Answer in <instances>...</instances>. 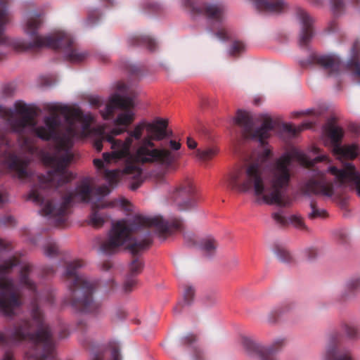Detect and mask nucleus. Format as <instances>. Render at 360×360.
Returning <instances> with one entry per match:
<instances>
[{"label":"nucleus","mask_w":360,"mask_h":360,"mask_svg":"<svg viewBox=\"0 0 360 360\" xmlns=\"http://www.w3.org/2000/svg\"><path fill=\"white\" fill-rule=\"evenodd\" d=\"M271 216L275 222L280 226H284L288 224H291L296 229L300 230H307V227L304 223L302 219L298 215L295 214L287 218L283 215V211L280 210L278 212L272 213Z\"/></svg>","instance_id":"nucleus-23"},{"label":"nucleus","mask_w":360,"mask_h":360,"mask_svg":"<svg viewBox=\"0 0 360 360\" xmlns=\"http://www.w3.org/2000/svg\"><path fill=\"white\" fill-rule=\"evenodd\" d=\"M359 290H360V276L352 277L345 283L340 296L342 299H347Z\"/></svg>","instance_id":"nucleus-26"},{"label":"nucleus","mask_w":360,"mask_h":360,"mask_svg":"<svg viewBox=\"0 0 360 360\" xmlns=\"http://www.w3.org/2000/svg\"><path fill=\"white\" fill-rule=\"evenodd\" d=\"M90 104L94 106H99L101 103V99L98 97L91 98L89 101Z\"/></svg>","instance_id":"nucleus-53"},{"label":"nucleus","mask_w":360,"mask_h":360,"mask_svg":"<svg viewBox=\"0 0 360 360\" xmlns=\"http://www.w3.org/2000/svg\"><path fill=\"white\" fill-rule=\"evenodd\" d=\"M44 23L41 14L29 12L22 25L25 33L31 41L27 46L31 49L44 47L64 51L65 58L71 63H77L84 61L88 56V52L73 47L74 38L70 33L58 30L51 34L41 36L39 30Z\"/></svg>","instance_id":"nucleus-7"},{"label":"nucleus","mask_w":360,"mask_h":360,"mask_svg":"<svg viewBox=\"0 0 360 360\" xmlns=\"http://www.w3.org/2000/svg\"><path fill=\"white\" fill-rule=\"evenodd\" d=\"M128 43L131 46H146L150 51L156 50L158 44L156 41L147 35H134L128 39Z\"/></svg>","instance_id":"nucleus-24"},{"label":"nucleus","mask_w":360,"mask_h":360,"mask_svg":"<svg viewBox=\"0 0 360 360\" xmlns=\"http://www.w3.org/2000/svg\"><path fill=\"white\" fill-rule=\"evenodd\" d=\"M143 7L145 9L152 12H157L163 8V6L161 3L153 0H146L143 3Z\"/></svg>","instance_id":"nucleus-40"},{"label":"nucleus","mask_w":360,"mask_h":360,"mask_svg":"<svg viewBox=\"0 0 360 360\" xmlns=\"http://www.w3.org/2000/svg\"><path fill=\"white\" fill-rule=\"evenodd\" d=\"M196 338L194 335L189 334L181 340V345L186 346L192 353L193 360H200L201 350L195 345Z\"/></svg>","instance_id":"nucleus-25"},{"label":"nucleus","mask_w":360,"mask_h":360,"mask_svg":"<svg viewBox=\"0 0 360 360\" xmlns=\"http://www.w3.org/2000/svg\"><path fill=\"white\" fill-rule=\"evenodd\" d=\"M322 360H354L351 352L340 347L339 340L332 336L322 355Z\"/></svg>","instance_id":"nucleus-19"},{"label":"nucleus","mask_w":360,"mask_h":360,"mask_svg":"<svg viewBox=\"0 0 360 360\" xmlns=\"http://www.w3.org/2000/svg\"><path fill=\"white\" fill-rule=\"evenodd\" d=\"M204 302L207 305H214L217 303V292L215 290H211L207 292L204 296Z\"/></svg>","instance_id":"nucleus-43"},{"label":"nucleus","mask_w":360,"mask_h":360,"mask_svg":"<svg viewBox=\"0 0 360 360\" xmlns=\"http://www.w3.org/2000/svg\"><path fill=\"white\" fill-rule=\"evenodd\" d=\"M242 344L250 356L259 360H278L276 354L285 347L286 340L283 338H278L271 345L265 346L250 338H243Z\"/></svg>","instance_id":"nucleus-12"},{"label":"nucleus","mask_w":360,"mask_h":360,"mask_svg":"<svg viewBox=\"0 0 360 360\" xmlns=\"http://www.w3.org/2000/svg\"><path fill=\"white\" fill-rule=\"evenodd\" d=\"M206 30L212 37L217 38L221 41H226L229 39V34L224 28H220L214 32L212 28L207 27Z\"/></svg>","instance_id":"nucleus-38"},{"label":"nucleus","mask_w":360,"mask_h":360,"mask_svg":"<svg viewBox=\"0 0 360 360\" xmlns=\"http://www.w3.org/2000/svg\"><path fill=\"white\" fill-rule=\"evenodd\" d=\"M274 252L278 259L283 263H290L292 261V256L290 251L283 246L277 245L274 249Z\"/></svg>","instance_id":"nucleus-31"},{"label":"nucleus","mask_w":360,"mask_h":360,"mask_svg":"<svg viewBox=\"0 0 360 360\" xmlns=\"http://www.w3.org/2000/svg\"><path fill=\"white\" fill-rule=\"evenodd\" d=\"M271 150L264 148L252 161L236 168L228 179L229 186L240 192H252L259 203L285 207L290 200L285 198L290 177L292 155L284 153L271 162Z\"/></svg>","instance_id":"nucleus-4"},{"label":"nucleus","mask_w":360,"mask_h":360,"mask_svg":"<svg viewBox=\"0 0 360 360\" xmlns=\"http://www.w3.org/2000/svg\"><path fill=\"white\" fill-rule=\"evenodd\" d=\"M4 91L6 96H10L13 91V87L11 84H8L4 86Z\"/></svg>","instance_id":"nucleus-51"},{"label":"nucleus","mask_w":360,"mask_h":360,"mask_svg":"<svg viewBox=\"0 0 360 360\" xmlns=\"http://www.w3.org/2000/svg\"><path fill=\"white\" fill-rule=\"evenodd\" d=\"M235 122L243 129L245 136L257 139L262 145L264 144L265 139L269 138L274 128L272 120L268 117L264 119L259 127L253 131L254 122L251 115L241 110H238Z\"/></svg>","instance_id":"nucleus-11"},{"label":"nucleus","mask_w":360,"mask_h":360,"mask_svg":"<svg viewBox=\"0 0 360 360\" xmlns=\"http://www.w3.org/2000/svg\"><path fill=\"white\" fill-rule=\"evenodd\" d=\"M78 330L79 332V340L84 346H88L90 344L91 326L84 321H80L78 323Z\"/></svg>","instance_id":"nucleus-28"},{"label":"nucleus","mask_w":360,"mask_h":360,"mask_svg":"<svg viewBox=\"0 0 360 360\" xmlns=\"http://www.w3.org/2000/svg\"><path fill=\"white\" fill-rule=\"evenodd\" d=\"M306 63L321 67L328 77L338 78L345 66L344 60L335 53L319 54L313 53L308 57Z\"/></svg>","instance_id":"nucleus-13"},{"label":"nucleus","mask_w":360,"mask_h":360,"mask_svg":"<svg viewBox=\"0 0 360 360\" xmlns=\"http://www.w3.org/2000/svg\"><path fill=\"white\" fill-rule=\"evenodd\" d=\"M217 248V243L212 237L204 238L200 243V250L203 252L204 255L208 258L214 255Z\"/></svg>","instance_id":"nucleus-27"},{"label":"nucleus","mask_w":360,"mask_h":360,"mask_svg":"<svg viewBox=\"0 0 360 360\" xmlns=\"http://www.w3.org/2000/svg\"><path fill=\"white\" fill-rule=\"evenodd\" d=\"M34 266L24 263L20 267L19 283L33 293V300L30 306V319H22L15 322L11 327L0 330V345H29L27 352L28 358L34 360H46L53 356L54 342L53 333L44 319L41 308L42 303L51 304L54 293L51 288L38 292L34 277Z\"/></svg>","instance_id":"nucleus-3"},{"label":"nucleus","mask_w":360,"mask_h":360,"mask_svg":"<svg viewBox=\"0 0 360 360\" xmlns=\"http://www.w3.org/2000/svg\"><path fill=\"white\" fill-rule=\"evenodd\" d=\"M53 271V269H49V272H46L47 274H49V273H52Z\"/></svg>","instance_id":"nucleus-63"},{"label":"nucleus","mask_w":360,"mask_h":360,"mask_svg":"<svg viewBox=\"0 0 360 360\" xmlns=\"http://www.w3.org/2000/svg\"><path fill=\"white\" fill-rule=\"evenodd\" d=\"M137 283L136 278L134 276H131L129 275H127L126 278L123 283V290L125 292H129L132 291L134 287L136 285Z\"/></svg>","instance_id":"nucleus-41"},{"label":"nucleus","mask_w":360,"mask_h":360,"mask_svg":"<svg viewBox=\"0 0 360 360\" xmlns=\"http://www.w3.org/2000/svg\"><path fill=\"white\" fill-rule=\"evenodd\" d=\"M187 145L189 148L193 149L197 146V143L192 138L188 137L187 138Z\"/></svg>","instance_id":"nucleus-50"},{"label":"nucleus","mask_w":360,"mask_h":360,"mask_svg":"<svg viewBox=\"0 0 360 360\" xmlns=\"http://www.w3.org/2000/svg\"><path fill=\"white\" fill-rule=\"evenodd\" d=\"M184 240L188 246H192L195 244V236L192 233H186L184 235Z\"/></svg>","instance_id":"nucleus-47"},{"label":"nucleus","mask_w":360,"mask_h":360,"mask_svg":"<svg viewBox=\"0 0 360 360\" xmlns=\"http://www.w3.org/2000/svg\"><path fill=\"white\" fill-rule=\"evenodd\" d=\"M169 146L172 150H178L181 148V143L179 142H176L174 140H170L169 141Z\"/></svg>","instance_id":"nucleus-49"},{"label":"nucleus","mask_w":360,"mask_h":360,"mask_svg":"<svg viewBox=\"0 0 360 360\" xmlns=\"http://www.w3.org/2000/svg\"><path fill=\"white\" fill-rule=\"evenodd\" d=\"M349 128L352 131H354L356 134L360 133V124H356V123L352 124H350Z\"/></svg>","instance_id":"nucleus-52"},{"label":"nucleus","mask_w":360,"mask_h":360,"mask_svg":"<svg viewBox=\"0 0 360 360\" xmlns=\"http://www.w3.org/2000/svg\"><path fill=\"white\" fill-rule=\"evenodd\" d=\"M122 68L126 69L129 73L136 75L139 72V68L135 64H132L129 61H125L122 65Z\"/></svg>","instance_id":"nucleus-45"},{"label":"nucleus","mask_w":360,"mask_h":360,"mask_svg":"<svg viewBox=\"0 0 360 360\" xmlns=\"http://www.w3.org/2000/svg\"><path fill=\"white\" fill-rule=\"evenodd\" d=\"M143 269V263L138 258H134L129 264L128 274L131 276L136 277Z\"/></svg>","instance_id":"nucleus-34"},{"label":"nucleus","mask_w":360,"mask_h":360,"mask_svg":"<svg viewBox=\"0 0 360 360\" xmlns=\"http://www.w3.org/2000/svg\"><path fill=\"white\" fill-rule=\"evenodd\" d=\"M8 246V244L6 241L0 239V251L6 250Z\"/></svg>","instance_id":"nucleus-55"},{"label":"nucleus","mask_w":360,"mask_h":360,"mask_svg":"<svg viewBox=\"0 0 360 360\" xmlns=\"http://www.w3.org/2000/svg\"><path fill=\"white\" fill-rule=\"evenodd\" d=\"M306 254H307L308 259L312 260L314 258L316 257L317 255V251L314 248H310L306 251Z\"/></svg>","instance_id":"nucleus-48"},{"label":"nucleus","mask_w":360,"mask_h":360,"mask_svg":"<svg viewBox=\"0 0 360 360\" xmlns=\"http://www.w3.org/2000/svg\"><path fill=\"white\" fill-rule=\"evenodd\" d=\"M327 171L335 176L340 186L345 184H354L360 196V175L351 162H345L340 168L335 166L328 167Z\"/></svg>","instance_id":"nucleus-16"},{"label":"nucleus","mask_w":360,"mask_h":360,"mask_svg":"<svg viewBox=\"0 0 360 360\" xmlns=\"http://www.w3.org/2000/svg\"><path fill=\"white\" fill-rule=\"evenodd\" d=\"M295 154L302 164L307 166H309L313 164L312 161L308 160L305 154H304L303 153L296 152Z\"/></svg>","instance_id":"nucleus-46"},{"label":"nucleus","mask_w":360,"mask_h":360,"mask_svg":"<svg viewBox=\"0 0 360 360\" xmlns=\"http://www.w3.org/2000/svg\"><path fill=\"white\" fill-rule=\"evenodd\" d=\"M182 226V222L179 219L169 223L161 217L136 214L127 219L112 222L108 238L101 243L99 251L102 254L111 255L117 252L121 246L126 245L134 255L151 245L153 233L149 229L155 228L157 233L161 235L179 230Z\"/></svg>","instance_id":"nucleus-5"},{"label":"nucleus","mask_w":360,"mask_h":360,"mask_svg":"<svg viewBox=\"0 0 360 360\" xmlns=\"http://www.w3.org/2000/svg\"><path fill=\"white\" fill-rule=\"evenodd\" d=\"M101 1V7H108L112 5L114 2V0H100Z\"/></svg>","instance_id":"nucleus-54"},{"label":"nucleus","mask_w":360,"mask_h":360,"mask_svg":"<svg viewBox=\"0 0 360 360\" xmlns=\"http://www.w3.org/2000/svg\"><path fill=\"white\" fill-rule=\"evenodd\" d=\"M110 265L109 264H103V270L108 271V269H110Z\"/></svg>","instance_id":"nucleus-58"},{"label":"nucleus","mask_w":360,"mask_h":360,"mask_svg":"<svg viewBox=\"0 0 360 360\" xmlns=\"http://www.w3.org/2000/svg\"><path fill=\"white\" fill-rule=\"evenodd\" d=\"M343 135V129L339 126L330 124L328 127V136L331 141L333 153L339 159H353L357 156L359 148L356 145L342 146L340 141Z\"/></svg>","instance_id":"nucleus-14"},{"label":"nucleus","mask_w":360,"mask_h":360,"mask_svg":"<svg viewBox=\"0 0 360 360\" xmlns=\"http://www.w3.org/2000/svg\"><path fill=\"white\" fill-rule=\"evenodd\" d=\"M44 253L46 257L53 258L59 255L58 245L52 240H47L44 245Z\"/></svg>","instance_id":"nucleus-33"},{"label":"nucleus","mask_w":360,"mask_h":360,"mask_svg":"<svg viewBox=\"0 0 360 360\" xmlns=\"http://www.w3.org/2000/svg\"><path fill=\"white\" fill-rule=\"evenodd\" d=\"M1 360H14L13 355L8 352L5 353ZM92 360H103L101 354H96ZM111 360H121L120 349L114 347L111 351Z\"/></svg>","instance_id":"nucleus-35"},{"label":"nucleus","mask_w":360,"mask_h":360,"mask_svg":"<svg viewBox=\"0 0 360 360\" xmlns=\"http://www.w3.org/2000/svg\"><path fill=\"white\" fill-rule=\"evenodd\" d=\"M28 165V160H22L17 155L11 156L8 160V167L15 172V176L22 181L27 180L31 177V174L27 169Z\"/></svg>","instance_id":"nucleus-21"},{"label":"nucleus","mask_w":360,"mask_h":360,"mask_svg":"<svg viewBox=\"0 0 360 360\" xmlns=\"http://www.w3.org/2000/svg\"><path fill=\"white\" fill-rule=\"evenodd\" d=\"M101 12L98 8H94L89 11L86 23L88 26L94 25L98 20Z\"/></svg>","instance_id":"nucleus-42"},{"label":"nucleus","mask_w":360,"mask_h":360,"mask_svg":"<svg viewBox=\"0 0 360 360\" xmlns=\"http://www.w3.org/2000/svg\"><path fill=\"white\" fill-rule=\"evenodd\" d=\"M295 19L299 25L298 43L300 46H307L312 40L314 32V19L306 11L297 8Z\"/></svg>","instance_id":"nucleus-15"},{"label":"nucleus","mask_w":360,"mask_h":360,"mask_svg":"<svg viewBox=\"0 0 360 360\" xmlns=\"http://www.w3.org/2000/svg\"><path fill=\"white\" fill-rule=\"evenodd\" d=\"M193 193L194 189L190 182L176 189L174 193V201L179 210H186L195 205V200L193 197Z\"/></svg>","instance_id":"nucleus-18"},{"label":"nucleus","mask_w":360,"mask_h":360,"mask_svg":"<svg viewBox=\"0 0 360 360\" xmlns=\"http://www.w3.org/2000/svg\"><path fill=\"white\" fill-rule=\"evenodd\" d=\"M48 110L54 113L44 117V125L37 126L36 112L21 101H16L15 109L21 117H10L8 125L16 133L27 131L34 133L39 139L57 141L50 161L54 168L46 175L39 176V184L34 186L27 195L26 200L41 207V212L56 224L66 220L69 208L75 202H88L92 205V212L89 224L96 228L101 227L106 217L96 209L112 205L105 203L103 199L110 191L108 186L92 188L88 179L82 180L74 189L67 191L58 202L46 199L44 194L55 192L74 178V174L67 169L73 159L72 146L74 140L84 135L89 128V116H84L77 109H70L60 103H51Z\"/></svg>","instance_id":"nucleus-1"},{"label":"nucleus","mask_w":360,"mask_h":360,"mask_svg":"<svg viewBox=\"0 0 360 360\" xmlns=\"http://www.w3.org/2000/svg\"><path fill=\"white\" fill-rule=\"evenodd\" d=\"M311 127V124L309 123H304L298 127H295L290 124H285L283 125V130L292 135H295L296 134L303 131L305 129H308Z\"/></svg>","instance_id":"nucleus-37"},{"label":"nucleus","mask_w":360,"mask_h":360,"mask_svg":"<svg viewBox=\"0 0 360 360\" xmlns=\"http://www.w3.org/2000/svg\"><path fill=\"white\" fill-rule=\"evenodd\" d=\"M329 5L333 15L339 17L345 13L346 4L343 0H329Z\"/></svg>","instance_id":"nucleus-32"},{"label":"nucleus","mask_w":360,"mask_h":360,"mask_svg":"<svg viewBox=\"0 0 360 360\" xmlns=\"http://www.w3.org/2000/svg\"><path fill=\"white\" fill-rule=\"evenodd\" d=\"M324 158V157H317L316 158H315L313 161H321L323 160Z\"/></svg>","instance_id":"nucleus-60"},{"label":"nucleus","mask_w":360,"mask_h":360,"mask_svg":"<svg viewBox=\"0 0 360 360\" xmlns=\"http://www.w3.org/2000/svg\"><path fill=\"white\" fill-rule=\"evenodd\" d=\"M311 110H310V109H307L306 111L295 112V114L297 115H304V114H306V113H309L311 112Z\"/></svg>","instance_id":"nucleus-57"},{"label":"nucleus","mask_w":360,"mask_h":360,"mask_svg":"<svg viewBox=\"0 0 360 360\" xmlns=\"http://www.w3.org/2000/svg\"><path fill=\"white\" fill-rule=\"evenodd\" d=\"M280 314H281V309L276 308L271 312L270 316H274V315L278 316Z\"/></svg>","instance_id":"nucleus-56"},{"label":"nucleus","mask_w":360,"mask_h":360,"mask_svg":"<svg viewBox=\"0 0 360 360\" xmlns=\"http://www.w3.org/2000/svg\"><path fill=\"white\" fill-rule=\"evenodd\" d=\"M357 12H358V13L360 15V6L358 8V9H357Z\"/></svg>","instance_id":"nucleus-64"},{"label":"nucleus","mask_w":360,"mask_h":360,"mask_svg":"<svg viewBox=\"0 0 360 360\" xmlns=\"http://www.w3.org/2000/svg\"><path fill=\"white\" fill-rule=\"evenodd\" d=\"M245 49V44L239 41H235L233 42V44L230 46L228 53L230 56H236L238 54H240L243 51H244Z\"/></svg>","instance_id":"nucleus-39"},{"label":"nucleus","mask_w":360,"mask_h":360,"mask_svg":"<svg viewBox=\"0 0 360 360\" xmlns=\"http://www.w3.org/2000/svg\"><path fill=\"white\" fill-rule=\"evenodd\" d=\"M347 65L352 71L353 79L360 84V41L359 40H356L352 46Z\"/></svg>","instance_id":"nucleus-22"},{"label":"nucleus","mask_w":360,"mask_h":360,"mask_svg":"<svg viewBox=\"0 0 360 360\" xmlns=\"http://www.w3.org/2000/svg\"><path fill=\"white\" fill-rule=\"evenodd\" d=\"M350 1L353 4H356L359 2L360 0H350Z\"/></svg>","instance_id":"nucleus-61"},{"label":"nucleus","mask_w":360,"mask_h":360,"mask_svg":"<svg viewBox=\"0 0 360 360\" xmlns=\"http://www.w3.org/2000/svg\"><path fill=\"white\" fill-rule=\"evenodd\" d=\"M18 264L19 261L15 257L0 262V313L6 317L15 316L22 305L14 280L8 276L13 268Z\"/></svg>","instance_id":"nucleus-9"},{"label":"nucleus","mask_w":360,"mask_h":360,"mask_svg":"<svg viewBox=\"0 0 360 360\" xmlns=\"http://www.w3.org/2000/svg\"><path fill=\"white\" fill-rule=\"evenodd\" d=\"M167 120L161 117H155L151 122L145 120L139 122L129 132L126 142L121 143L122 153L128 151V147L133 141H138L139 144L132 153V158L136 162L169 167L176 160V153L158 148L154 143V141H160L172 136V131L167 129Z\"/></svg>","instance_id":"nucleus-6"},{"label":"nucleus","mask_w":360,"mask_h":360,"mask_svg":"<svg viewBox=\"0 0 360 360\" xmlns=\"http://www.w3.org/2000/svg\"><path fill=\"white\" fill-rule=\"evenodd\" d=\"M302 190L306 195H322L330 197L333 195V186L325 176H321L317 179H310L303 186Z\"/></svg>","instance_id":"nucleus-17"},{"label":"nucleus","mask_w":360,"mask_h":360,"mask_svg":"<svg viewBox=\"0 0 360 360\" xmlns=\"http://www.w3.org/2000/svg\"><path fill=\"white\" fill-rule=\"evenodd\" d=\"M311 212L308 213V217L311 219L326 216V210L318 207L316 202L314 200L310 202Z\"/></svg>","instance_id":"nucleus-36"},{"label":"nucleus","mask_w":360,"mask_h":360,"mask_svg":"<svg viewBox=\"0 0 360 360\" xmlns=\"http://www.w3.org/2000/svg\"><path fill=\"white\" fill-rule=\"evenodd\" d=\"M9 0H0V59L5 54L6 44L4 32L6 27L11 22L12 15L8 8Z\"/></svg>","instance_id":"nucleus-20"},{"label":"nucleus","mask_w":360,"mask_h":360,"mask_svg":"<svg viewBox=\"0 0 360 360\" xmlns=\"http://www.w3.org/2000/svg\"><path fill=\"white\" fill-rule=\"evenodd\" d=\"M183 301L179 302V305L189 306L194 300L195 289L190 284H185L183 285Z\"/></svg>","instance_id":"nucleus-30"},{"label":"nucleus","mask_w":360,"mask_h":360,"mask_svg":"<svg viewBox=\"0 0 360 360\" xmlns=\"http://www.w3.org/2000/svg\"><path fill=\"white\" fill-rule=\"evenodd\" d=\"M119 92L115 94L110 98L108 104L102 112L104 120L110 119L115 110L117 108L126 110L124 112L118 114L113 120V126L107 128L104 126L94 129L92 131L94 140L93 145L97 151L103 148V142L106 141L110 143V153H103L102 159H94V165L99 169H104V176L110 186L117 184L119 178H124L131 181L129 188L131 190H136L143 182L142 169L134 162L127 163L122 169H108V165L115 163L122 158L132 157L131 149L133 148V153L139 144L138 141H133L128 147L127 153H122V143H125L129 137V132L134 129H129V126L134 120V113L129 108L135 105V93L129 90L128 86L124 83L117 85Z\"/></svg>","instance_id":"nucleus-2"},{"label":"nucleus","mask_w":360,"mask_h":360,"mask_svg":"<svg viewBox=\"0 0 360 360\" xmlns=\"http://www.w3.org/2000/svg\"><path fill=\"white\" fill-rule=\"evenodd\" d=\"M219 152L216 146H206L203 148H199L196 150V157L200 160H209L214 158Z\"/></svg>","instance_id":"nucleus-29"},{"label":"nucleus","mask_w":360,"mask_h":360,"mask_svg":"<svg viewBox=\"0 0 360 360\" xmlns=\"http://www.w3.org/2000/svg\"><path fill=\"white\" fill-rule=\"evenodd\" d=\"M83 266L82 261L78 259L67 262L61 278L69 292L70 304L76 311L98 314L101 304L92 296L96 283L79 274Z\"/></svg>","instance_id":"nucleus-8"},{"label":"nucleus","mask_w":360,"mask_h":360,"mask_svg":"<svg viewBox=\"0 0 360 360\" xmlns=\"http://www.w3.org/2000/svg\"><path fill=\"white\" fill-rule=\"evenodd\" d=\"M344 331L349 338L354 339L358 338L359 332L354 325L345 324L343 326Z\"/></svg>","instance_id":"nucleus-44"},{"label":"nucleus","mask_w":360,"mask_h":360,"mask_svg":"<svg viewBox=\"0 0 360 360\" xmlns=\"http://www.w3.org/2000/svg\"><path fill=\"white\" fill-rule=\"evenodd\" d=\"M181 4L193 18L205 17L208 21L217 24L223 23L226 19L228 8L223 2L181 0Z\"/></svg>","instance_id":"nucleus-10"},{"label":"nucleus","mask_w":360,"mask_h":360,"mask_svg":"<svg viewBox=\"0 0 360 360\" xmlns=\"http://www.w3.org/2000/svg\"><path fill=\"white\" fill-rule=\"evenodd\" d=\"M3 202H4L3 197L1 195H0V203H3Z\"/></svg>","instance_id":"nucleus-62"},{"label":"nucleus","mask_w":360,"mask_h":360,"mask_svg":"<svg viewBox=\"0 0 360 360\" xmlns=\"http://www.w3.org/2000/svg\"><path fill=\"white\" fill-rule=\"evenodd\" d=\"M231 262L233 266H236L238 264L237 259H233Z\"/></svg>","instance_id":"nucleus-59"}]
</instances>
